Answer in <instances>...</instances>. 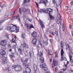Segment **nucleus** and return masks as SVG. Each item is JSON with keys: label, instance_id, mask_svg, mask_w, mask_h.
<instances>
[{"label": "nucleus", "instance_id": "nucleus-2", "mask_svg": "<svg viewBox=\"0 0 73 73\" xmlns=\"http://www.w3.org/2000/svg\"><path fill=\"white\" fill-rule=\"evenodd\" d=\"M0 45L2 46V50H5L6 49V46L7 45V40H3L0 42Z\"/></svg>", "mask_w": 73, "mask_h": 73}, {"label": "nucleus", "instance_id": "nucleus-34", "mask_svg": "<svg viewBox=\"0 0 73 73\" xmlns=\"http://www.w3.org/2000/svg\"><path fill=\"white\" fill-rule=\"evenodd\" d=\"M65 45H66V47H67L68 49H69V48H70V47H69V44H68V43L66 42L65 43Z\"/></svg>", "mask_w": 73, "mask_h": 73}, {"label": "nucleus", "instance_id": "nucleus-13", "mask_svg": "<svg viewBox=\"0 0 73 73\" xmlns=\"http://www.w3.org/2000/svg\"><path fill=\"white\" fill-rule=\"evenodd\" d=\"M18 51L19 52V54L21 55H23V53H24V50H21L20 48L19 47L17 48Z\"/></svg>", "mask_w": 73, "mask_h": 73}, {"label": "nucleus", "instance_id": "nucleus-40", "mask_svg": "<svg viewBox=\"0 0 73 73\" xmlns=\"http://www.w3.org/2000/svg\"><path fill=\"white\" fill-rule=\"evenodd\" d=\"M7 29L8 31H9L10 30V31H11V27H7Z\"/></svg>", "mask_w": 73, "mask_h": 73}, {"label": "nucleus", "instance_id": "nucleus-63", "mask_svg": "<svg viewBox=\"0 0 73 73\" xmlns=\"http://www.w3.org/2000/svg\"><path fill=\"white\" fill-rule=\"evenodd\" d=\"M36 5L37 6V8H38V3L36 4Z\"/></svg>", "mask_w": 73, "mask_h": 73}, {"label": "nucleus", "instance_id": "nucleus-29", "mask_svg": "<svg viewBox=\"0 0 73 73\" xmlns=\"http://www.w3.org/2000/svg\"><path fill=\"white\" fill-rule=\"evenodd\" d=\"M28 61H29V58H26L25 59V60H24L25 63H27L28 62Z\"/></svg>", "mask_w": 73, "mask_h": 73}, {"label": "nucleus", "instance_id": "nucleus-41", "mask_svg": "<svg viewBox=\"0 0 73 73\" xmlns=\"http://www.w3.org/2000/svg\"><path fill=\"white\" fill-rule=\"evenodd\" d=\"M68 49L70 50V52L71 53H73V52H72V50L71 48H70H70H68Z\"/></svg>", "mask_w": 73, "mask_h": 73}, {"label": "nucleus", "instance_id": "nucleus-45", "mask_svg": "<svg viewBox=\"0 0 73 73\" xmlns=\"http://www.w3.org/2000/svg\"><path fill=\"white\" fill-rule=\"evenodd\" d=\"M51 26L52 28H53V29L54 28V24L51 25Z\"/></svg>", "mask_w": 73, "mask_h": 73}, {"label": "nucleus", "instance_id": "nucleus-16", "mask_svg": "<svg viewBox=\"0 0 73 73\" xmlns=\"http://www.w3.org/2000/svg\"><path fill=\"white\" fill-rule=\"evenodd\" d=\"M14 19H17L19 21H20L21 20H20V16H19V15H15L14 17Z\"/></svg>", "mask_w": 73, "mask_h": 73}, {"label": "nucleus", "instance_id": "nucleus-32", "mask_svg": "<svg viewBox=\"0 0 73 73\" xmlns=\"http://www.w3.org/2000/svg\"><path fill=\"white\" fill-rule=\"evenodd\" d=\"M40 25L41 27L42 28H44L45 27V26L44 25L43 23H40Z\"/></svg>", "mask_w": 73, "mask_h": 73}, {"label": "nucleus", "instance_id": "nucleus-57", "mask_svg": "<svg viewBox=\"0 0 73 73\" xmlns=\"http://www.w3.org/2000/svg\"><path fill=\"white\" fill-rule=\"evenodd\" d=\"M39 44L40 45H42V44H41V42L40 41H39Z\"/></svg>", "mask_w": 73, "mask_h": 73}, {"label": "nucleus", "instance_id": "nucleus-37", "mask_svg": "<svg viewBox=\"0 0 73 73\" xmlns=\"http://www.w3.org/2000/svg\"><path fill=\"white\" fill-rule=\"evenodd\" d=\"M25 63V66L26 67H28L29 66V63L27 62V63Z\"/></svg>", "mask_w": 73, "mask_h": 73}, {"label": "nucleus", "instance_id": "nucleus-31", "mask_svg": "<svg viewBox=\"0 0 73 73\" xmlns=\"http://www.w3.org/2000/svg\"><path fill=\"white\" fill-rule=\"evenodd\" d=\"M4 22H5V19H3L2 20L0 21V25H1L3 23H4Z\"/></svg>", "mask_w": 73, "mask_h": 73}, {"label": "nucleus", "instance_id": "nucleus-6", "mask_svg": "<svg viewBox=\"0 0 73 73\" xmlns=\"http://www.w3.org/2000/svg\"><path fill=\"white\" fill-rule=\"evenodd\" d=\"M64 50L63 49H62L61 50V55L62 56L61 57V58L60 59V61H62V60H65V61H66V58H65L64 56Z\"/></svg>", "mask_w": 73, "mask_h": 73}, {"label": "nucleus", "instance_id": "nucleus-8", "mask_svg": "<svg viewBox=\"0 0 73 73\" xmlns=\"http://www.w3.org/2000/svg\"><path fill=\"white\" fill-rule=\"evenodd\" d=\"M25 27L27 26V30H29V29H31V28H34V29H35V27L32 25H30L29 26V25L26 23L25 25Z\"/></svg>", "mask_w": 73, "mask_h": 73}, {"label": "nucleus", "instance_id": "nucleus-7", "mask_svg": "<svg viewBox=\"0 0 73 73\" xmlns=\"http://www.w3.org/2000/svg\"><path fill=\"white\" fill-rule=\"evenodd\" d=\"M52 9L51 8H47L46 9V10H45V9H40V13H41V12H43L44 13H48V11H50Z\"/></svg>", "mask_w": 73, "mask_h": 73}, {"label": "nucleus", "instance_id": "nucleus-62", "mask_svg": "<svg viewBox=\"0 0 73 73\" xmlns=\"http://www.w3.org/2000/svg\"><path fill=\"white\" fill-rule=\"evenodd\" d=\"M66 69H67L66 68H64L63 69V71H65V70H66Z\"/></svg>", "mask_w": 73, "mask_h": 73}, {"label": "nucleus", "instance_id": "nucleus-11", "mask_svg": "<svg viewBox=\"0 0 73 73\" xmlns=\"http://www.w3.org/2000/svg\"><path fill=\"white\" fill-rule=\"evenodd\" d=\"M11 55L10 54L9 55V56L11 59H12V60L13 61H14V58H15V52H11Z\"/></svg>", "mask_w": 73, "mask_h": 73}, {"label": "nucleus", "instance_id": "nucleus-24", "mask_svg": "<svg viewBox=\"0 0 73 73\" xmlns=\"http://www.w3.org/2000/svg\"><path fill=\"white\" fill-rule=\"evenodd\" d=\"M43 44H45V45H48V40H46L45 41H43Z\"/></svg>", "mask_w": 73, "mask_h": 73}, {"label": "nucleus", "instance_id": "nucleus-10", "mask_svg": "<svg viewBox=\"0 0 73 73\" xmlns=\"http://www.w3.org/2000/svg\"><path fill=\"white\" fill-rule=\"evenodd\" d=\"M58 65V62L56 60H54L53 61V62L52 64V68H53L54 66H55Z\"/></svg>", "mask_w": 73, "mask_h": 73}, {"label": "nucleus", "instance_id": "nucleus-20", "mask_svg": "<svg viewBox=\"0 0 73 73\" xmlns=\"http://www.w3.org/2000/svg\"><path fill=\"white\" fill-rule=\"evenodd\" d=\"M32 42L33 44H36L37 43V39L35 38H34L32 40Z\"/></svg>", "mask_w": 73, "mask_h": 73}, {"label": "nucleus", "instance_id": "nucleus-30", "mask_svg": "<svg viewBox=\"0 0 73 73\" xmlns=\"http://www.w3.org/2000/svg\"><path fill=\"white\" fill-rule=\"evenodd\" d=\"M21 37L23 38V39H24L25 38V34L24 33L23 34H22L21 35Z\"/></svg>", "mask_w": 73, "mask_h": 73}, {"label": "nucleus", "instance_id": "nucleus-12", "mask_svg": "<svg viewBox=\"0 0 73 73\" xmlns=\"http://www.w3.org/2000/svg\"><path fill=\"white\" fill-rule=\"evenodd\" d=\"M31 70L29 67H27L25 69V71H24L23 73H31Z\"/></svg>", "mask_w": 73, "mask_h": 73}, {"label": "nucleus", "instance_id": "nucleus-55", "mask_svg": "<svg viewBox=\"0 0 73 73\" xmlns=\"http://www.w3.org/2000/svg\"><path fill=\"white\" fill-rule=\"evenodd\" d=\"M29 55H32V52L31 51H29Z\"/></svg>", "mask_w": 73, "mask_h": 73}, {"label": "nucleus", "instance_id": "nucleus-59", "mask_svg": "<svg viewBox=\"0 0 73 73\" xmlns=\"http://www.w3.org/2000/svg\"><path fill=\"white\" fill-rule=\"evenodd\" d=\"M13 48H16V45H14L13 46Z\"/></svg>", "mask_w": 73, "mask_h": 73}, {"label": "nucleus", "instance_id": "nucleus-52", "mask_svg": "<svg viewBox=\"0 0 73 73\" xmlns=\"http://www.w3.org/2000/svg\"><path fill=\"white\" fill-rule=\"evenodd\" d=\"M15 53H16V54H17V56H18L19 55V53H18V52H17V51H15Z\"/></svg>", "mask_w": 73, "mask_h": 73}, {"label": "nucleus", "instance_id": "nucleus-43", "mask_svg": "<svg viewBox=\"0 0 73 73\" xmlns=\"http://www.w3.org/2000/svg\"><path fill=\"white\" fill-rule=\"evenodd\" d=\"M8 47L9 48H11V44H9L8 45Z\"/></svg>", "mask_w": 73, "mask_h": 73}, {"label": "nucleus", "instance_id": "nucleus-49", "mask_svg": "<svg viewBox=\"0 0 73 73\" xmlns=\"http://www.w3.org/2000/svg\"><path fill=\"white\" fill-rule=\"evenodd\" d=\"M36 47L37 49H39V48H40V47L38 46V45H37V46H36Z\"/></svg>", "mask_w": 73, "mask_h": 73}, {"label": "nucleus", "instance_id": "nucleus-61", "mask_svg": "<svg viewBox=\"0 0 73 73\" xmlns=\"http://www.w3.org/2000/svg\"><path fill=\"white\" fill-rule=\"evenodd\" d=\"M23 65L24 66H25V63H23Z\"/></svg>", "mask_w": 73, "mask_h": 73}, {"label": "nucleus", "instance_id": "nucleus-48", "mask_svg": "<svg viewBox=\"0 0 73 73\" xmlns=\"http://www.w3.org/2000/svg\"><path fill=\"white\" fill-rule=\"evenodd\" d=\"M54 32H51V35H53V36H54Z\"/></svg>", "mask_w": 73, "mask_h": 73}, {"label": "nucleus", "instance_id": "nucleus-51", "mask_svg": "<svg viewBox=\"0 0 73 73\" xmlns=\"http://www.w3.org/2000/svg\"><path fill=\"white\" fill-rule=\"evenodd\" d=\"M5 36L6 38H9V37H8V35L7 34H6Z\"/></svg>", "mask_w": 73, "mask_h": 73}, {"label": "nucleus", "instance_id": "nucleus-5", "mask_svg": "<svg viewBox=\"0 0 73 73\" xmlns=\"http://www.w3.org/2000/svg\"><path fill=\"white\" fill-rule=\"evenodd\" d=\"M53 10L52 9H51L50 11L49 10H48V14L50 20L54 19V18L53 16L50 15L51 14H52V13H53Z\"/></svg>", "mask_w": 73, "mask_h": 73}, {"label": "nucleus", "instance_id": "nucleus-4", "mask_svg": "<svg viewBox=\"0 0 73 73\" xmlns=\"http://www.w3.org/2000/svg\"><path fill=\"white\" fill-rule=\"evenodd\" d=\"M22 11L21 10V8H19V12L20 14H22V13L21 12H23V13H25V12H30V10L29 9H27L25 8V7H23L22 9Z\"/></svg>", "mask_w": 73, "mask_h": 73}, {"label": "nucleus", "instance_id": "nucleus-44", "mask_svg": "<svg viewBox=\"0 0 73 73\" xmlns=\"http://www.w3.org/2000/svg\"><path fill=\"white\" fill-rule=\"evenodd\" d=\"M43 68L44 69V71H46V70H48V68L46 67Z\"/></svg>", "mask_w": 73, "mask_h": 73}, {"label": "nucleus", "instance_id": "nucleus-46", "mask_svg": "<svg viewBox=\"0 0 73 73\" xmlns=\"http://www.w3.org/2000/svg\"><path fill=\"white\" fill-rule=\"evenodd\" d=\"M56 1L54 0H52V3L54 4H56Z\"/></svg>", "mask_w": 73, "mask_h": 73}, {"label": "nucleus", "instance_id": "nucleus-53", "mask_svg": "<svg viewBox=\"0 0 73 73\" xmlns=\"http://www.w3.org/2000/svg\"><path fill=\"white\" fill-rule=\"evenodd\" d=\"M73 1H71L70 3V4H71V5H73Z\"/></svg>", "mask_w": 73, "mask_h": 73}, {"label": "nucleus", "instance_id": "nucleus-1", "mask_svg": "<svg viewBox=\"0 0 73 73\" xmlns=\"http://www.w3.org/2000/svg\"><path fill=\"white\" fill-rule=\"evenodd\" d=\"M12 69H15V72H19L22 70V66L21 65H17L13 66L12 67Z\"/></svg>", "mask_w": 73, "mask_h": 73}, {"label": "nucleus", "instance_id": "nucleus-42", "mask_svg": "<svg viewBox=\"0 0 73 73\" xmlns=\"http://www.w3.org/2000/svg\"><path fill=\"white\" fill-rule=\"evenodd\" d=\"M46 32L47 34H49L50 33V31H49V30H47L46 31Z\"/></svg>", "mask_w": 73, "mask_h": 73}, {"label": "nucleus", "instance_id": "nucleus-36", "mask_svg": "<svg viewBox=\"0 0 73 73\" xmlns=\"http://www.w3.org/2000/svg\"><path fill=\"white\" fill-rule=\"evenodd\" d=\"M16 12V10H15L14 11V12H12L11 13V15L13 16V15H15V13Z\"/></svg>", "mask_w": 73, "mask_h": 73}, {"label": "nucleus", "instance_id": "nucleus-15", "mask_svg": "<svg viewBox=\"0 0 73 73\" xmlns=\"http://www.w3.org/2000/svg\"><path fill=\"white\" fill-rule=\"evenodd\" d=\"M3 58H4L2 62L3 64H7V56L6 57H5V56H3Z\"/></svg>", "mask_w": 73, "mask_h": 73}, {"label": "nucleus", "instance_id": "nucleus-17", "mask_svg": "<svg viewBox=\"0 0 73 73\" xmlns=\"http://www.w3.org/2000/svg\"><path fill=\"white\" fill-rule=\"evenodd\" d=\"M69 56L70 58V62H73V60L72 59V55L71 54L70 52L69 53Z\"/></svg>", "mask_w": 73, "mask_h": 73}, {"label": "nucleus", "instance_id": "nucleus-23", "mask_svg": "<svg viewBox=\"0 0 73 73\" xmlns=\"http://www.w3.org/2000/svg\"><path fill=\"white\" fill-rule=\"evenodd\" d=\"M38 54L39 57H42L43 56V52H40L39 53L38 52Z\"/></svg>", "mask_w": 73, "mask_h": 73}, {"label": "nucleus", "instance_id": "nucleus-38", "mask_svg": "<svg viewBox=\"0 0 73 73\" xmlns=\"http://www.w3.org/2000/svg\"><path fill=\"white\" fill-rule=\"evenodd\" d=\"M44 39H46V40H48V38H47V36H46V35L45 34H44Z\"/></svg>", "mask_w": 73, "mask_h": 73}, {"label": "nucleus", "instance_id": "nucleus-3", "mask_svg": "<svg viewBox=\"0 0 73 73\" xmlns=\"http://www.w3.org/2000/svg\"><path fill=\"white\" fill-rule=\"evenodd\" d=\"M15 31H16L15 32L16 33H18V32H19V29L17 27L16 25H13V26L11 27L10 31L11 32H13Z\"/></svg>", "mask_w": 73, "mask_h": 73}, {"label": "nucleus", "instance_id": "nucleus-27", "mask_svg": "<svg viewBox=\"0 0 73 73\" xmlns=\"http://www.w3.org/2000/svg\"><path fill=\"white\" fill-rule=\"evenodd\" d=\"M23 48H25L26 49H28L29 48V46L27 44L23 45Z\"/></svg>", "mask_w": 73, "mask_h": 73}, {"label": "nucleus", "instance_id": "nucleus-18", "mask_svg": "<svg viewBox=\"0 0 73 73\" xmlns=\"http://www.w3.org/2000/svg\"><path fill=\"white\" fill-rule=\"evenodd\" d=\"M32 35L33 37H35V38L37 37V33H36L35 31H34L32 34Z\"/></svg>", "mask_w": 73, "mask_h": 73}, {"label": "nucleus", "instance_id": "nucleus-35", "mask_svg": "<svg viewBox=\"0 0 73 73\" xmlns=\"http://www.w3.org/2000/svg\"><path fill=\"white\" fill-rule=\"evenodd\" d=\"M6 70L7 72H8V71H10V68H9V67L8 66L7 68H6Z\"/></svg>", "mask_w": 73, "mask_h": 73}, {"label": "nucleus", "instance_id": "nucleus-14", "mask_svg": "<svg viewBox=\"0 0 73 73\" xmlns=\"http://www.w3.org/2000/svg\"><path fill=\"white\" fill-rule=\"evenodd\" d=\"M48 2V0H46L45 1H44L42 0H41L40 1V2H39V4H42V3L43 4L45 5V6H46L47 5H46V3Z\"/></svg>", "mask_w": 73, "mask_h": 73}, {"label": "nucleus", "instance_id": "nucleus-33", "mask_svg": "<svg viewBox=\"0 0 73 73\" xmlns=\"http://www.w3.org/2000/svg\"><path fill=\"white\" fill-rule=\"evenodd\" d=\"M55 34L56 35L57 37H58V31H55Z\"/></svg>", "mask_w": 73, "mask_h": 73}, {"label": "nucleus", "instance_id": "nucleus-39", "mask_svg": "<svg viewBox=\"0 0 73 73\" xmlns=\"http://www.w3.org/2000/svg\"><path fill=\"white\" fill-rule=\"evenodd\" d=\"M5 6V5H4V4H3V5H0V7H1V8H3Z\"/></svg>", "mask_w": 73, "mask_h": 73}, {"label": "nucleus", "instance_id": "nucleus-25", "mask_svg": "<svg viewBox=\"0 0 73 73\" xmlns=\"http://www.w3.org/2000/svg\"><path fill=\"white\" fill-rule=\"evenodd\" d=\"M40 61L41 63H43L44 62V58L42 57L40 58Z\"/></svg>", "mask_w": 73, "mask_h": 73}, {"label": "nucleus", "instance_id": "nucleus-9", "mask_svg": "<svg viewBox=\"0 0 73 73\" xmlns=\"http://www.w3.org/2000/svg\"><path fill=\"white\" fill-rule=\"evenodd\" d=\"M57 21L56 22L58 24H59V23L60 24V25H61L62 24V19H61V17H58L57 18Z\"/></svg>", "mask_w": 73, "mask_h": 73}, {"label": "nucleus", "instance_id": "nucleus-22", "mask_svg": "<svg viewBox=\"0 0 73 73\" xmlns=\"http://www.w3.org/2000/svg\"><path fill=\"white\" fill-rule=\"evenodd\" d=\"M46 66V64L44 63L43 64H41L40 66V67L41 68H45Z\"/></svg>", "mask_w": 73, "mask_h": 73}, {"label": "nucleus", "instance_id": "nucleus-50", "mask_svg": "<svg viewBox=\"0 0 73 73\" xmlns=\"http://www.w3.org/2000/svg\"><path fill=\"white\" fill-rule=\"evenodd\" d=\"M12 40V42H14V43H15L16 41H15V40H13V38Z\"/></svg>", "mask_w": 73, "mask_h": 73}, {"label": "nucleus", "instance_id": "nucleus-26", "mask_svg": "<svg viewBox=\"0 0 73 73\" xmlns=\"http://www.w3.org/2000/svg\"><path fill=\"white\" fill-rule=\"evenodd\" d=\"M34 71H36L37 70V65L36 64H34Z\"/></svg>", "mask_w": 73, "mask_h": 73}, {"label": "nucleus", "instance_id": "nucleus-21", "mask_svg": "<svg viewBox=\"0 0 73 73\" xmlns=\"http://www.w3.org/2000/svg\"><path fill=\"white\" fill-rule=\"evenodd\" d=\"M1 56H4L5 55V53H6V52L5 50H3L1 52Z\"/></svg>", "mask_w": 73, "mask_h": 73}, {"label": "nucleus", "instance_id": "nucleus-60", "mask_svg": "<svg viewBox=\"0 0 73 73\" xmlns=\"http://www.w3.org/2000/svg\"><path fill=\"white\" fill-rule=\"evenodd\" d=\"M65 66L66 67V68H68V64H66L65 65Z\"/></svg>", "mask_w": 73, "mask_h": 73}, {"label": "nucleus", "instance_id": "nucleus-28", "mask_svg": "<svg viewBox=\"0 0 73 73\" xmlns=\"http://www.w3.org/2000/svg\"><path fill=\"white\" fill-rule=\"evenodd\" d=\"M60 45L61 46V48H63L64 47V42L62 41L60 42Z\"/></svg>", "mask_w": 73, "mask_h": 73}, {"label": "nucleus", "instance_id": "nucleus-56", "mask_svg": "<svg viewBox=\"0 0 73 73\" xmlns=\"http://www.w3.org/2000/svg\"><path fill=\"white\" fill-rule=\"evenodd\" d=\"M55 57H58V53L56 54V55H55Z\"/></svg>", "mask_w": 73, "mask_h": 73}, {"label": "nucleus", "instance_id": "nucleus-64", "mask_svg": "<svg viewBox=\"0 0 73 73\" xmlns=\"http://www.w3.org/2000/svg\"><path fill=\"white\" fill-rule=\"evenodd\" d=\"M45 73H50L49 72H46Z\"/></svg>", "mask_w": 73, "mask_h": 73}, {"label": "nucleus", "instance_id": "nucleus-47", "mask_svg": "<svg viewBox=\"0 0 73 73\" xmlns=\"http://www.w3.org/2000/svg\"><path fill=\"white\" fill-rule=\"evenodd\" d=\"M50 43L52 44L53 42V40L52 39H50Z\"/></svg>", "mask_w": 73, "mask_h": 73}, {"label": "nucleus", "instance_id": "nucleus-54", "mask_svg": "<svg viewBox=\"0 0 73 73\" xmlns=\"http://www.w3.org/2000/svg\"><path fill=\"white\" fill-rule=\"evenodd\" d=\"M27 19L28 20V21H31H31H32V20H31V19H30L29 18H27Z\"/></svg>", "mask_w": 73, "mask_h": 73}, {"label": "nucleus", "instance_id": "nucleus-58", "mask_svg": "<svg viewBox=\"0 0 73 73\" xmlns=\"http://www.w3.org/2000/svg\"><path fill=\"white\" fill-rule=\"evenodd\" d=\"M69 25H70V26H69L70 29H72V25H71L70 24Z\"/></svg>", "mask_w": 73, "mask_h": 73}, {"label": "nucleus", "instance_id": "nucleus-19", "mask_svg": "<svg viewBox=\"0 0 73 73\" xmlns=\"http://www.w3.org/2000/svg\"><path fill=\"white\" fill-rule=\"evenodd\" d=\"M30 0H24L22 5H25V4H26L27 2H28V3H29L30 2Z\"/></svg>", "mask_w": 73, "mask_h": 73}]
</instances>
